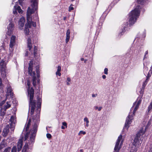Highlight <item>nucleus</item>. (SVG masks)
I'll use <instances>...</instances> for the list:
<instances>
[{
    "label": "nucleus",
    "instance_id": "1",
    "mask_svg": "<svg viewBox=\"0 0 152 152\" xmlns=\"http://www.w3.org/2000/svg\"><path fill=\"white\" fill-rule=\"evenodd\" d=\"M28 95L29 97V107L31 108V114L33 115L36 107V101L33 100L34 90L32 87L27 89Z\"/></svg>",
    "mask_w": 152,
    "mask_h": 152
},
{
    "label": "nucleus",
    "instance_id": "2",
    "mask_svg": "<svg viewBox=\"0 0 152 152\" xmlns=\"http://www.w3.org/2000/svg\"><path fill=\"white\" fill-rule=\"evenodd\" d=\"M31 2L32 3L31 4L32 8L31 9L29 7L27 12L26 17L27 22H30L31 21V16L32 14L34 13L38 9L37 0H31Z\"/></svg>",
    "mask_w": 152,
    "mask_h": 152
},
{
    "label": "nucleus",
    "instance_id": "3",
    "mask_svg": "<svg viewBox=\"0 0 152 152\" xmlns=\"http://www.w3.org/2000/svg\"><path fill=\"white\" fill-rule=\"evenodd\" d=\"M12 108V113L13 114L10 118V129L11 130L10 134L13 133L15 129V124L16 123V111L17 109L16 107H11Z\"/></svg>",
    "mask_w": 152,
    "mask_h": 152
},
{
    "label": "nucleus",
    "instance_id": "4",
    "mask_svg": "<svg viewBox=\"0 0 152 152\" xmlns=\"http://www.w3.org/2000/svg\"><path fill=\"white\" fill-rule=\"evenodd\" d=\"M140 11L138 8H135L132 10L129 14V22L130 24L132 25L136 22L140 15Z\"/></svg>",
    "mask_w": 152,
    "mask_h": 152
},
{
    "label": "nucleus",
    "instance_id": "5",
    "mask_svg": "<svg viewBox=\"0 0 152 152\" xmlns=\"http://www.w3.org/2000/svg\"><path fill=\"white\" fill-rule=\"evenodd\" d=\"M36 115L33 116L32 120L34 123L33 127V133H36L37 130V128L40 122V114L39 112L36 113Z\"/></svg>",
    "mask_w": 152,
    "mask_h": 152
},
{
    "label": "nucleus",
    "instance_id": "6",
    "mask_svg": "<svg viewBox=\"0 0 152 152\" xmlns=\"http://www.w3.org/2000/svg\"><path fill=\"white\" fill-rule=\"evenodd\" d=\"M33 65V61H30L28 64V72L30 75L33 77L32 84L34 87L36 88V77L35 72H32Z\"/></svg>",
    "mask_w": 152,
    "mask_h": 152
},
{
    "label": "nucleus",
    "instance_id": "7",
    "mask_svg": "<svg viewBox=\"0 0 152 152\" xmlns=\"http://www.w3.org/2000/svg\"><path fill=\"white\" fill-rule=\"evenodd\" d=\"M145 133L144 131L143 128L141 129L139 131L138 133L136 134L134 140V141L132 143L133 145L136 146L137 145L139 142V140L141 136L143 135Z\"/></svg>",
    "mask_w": 152,
    "mask_h": 152
},
{
    "label": "nucleus",
    "instance_id": "8",
    "mask_svg": "<svg viewBox=\"0 0 152 152\" xmlns=\"http://www.w3.org/2000/svg\"><path fill=\"white\" fill-rule=\"evenodd\" d=\"M10 97L11 98L12 103L10 104V107L11 106L13 107H16L18 103V102L16 100L15 97V94L13 92V90L11 87L10 86Z\"/></svg>",
    "mask_w": 152,
    "mask_h": 152
},
{
    "label": "nucleus",
    "instance_id": "9",
    "mask_svg": "<svg viewBox=\"0 0 152 152\" xmlns=\"http://www.w3.org/2000/svg\"><path fill=\"white\" fill-rule=\"evenodd\" d=\"M37 106L35 111L36 113L39 112L40 113L42 103V95H40L39 93L38 95H37Z\"/></svg>",
    "mask_w": 152,
    "mask_h": 152
},
{
    "label": "nucleus",
    "instance_id": "10",
    "mask_svg": "<svg viewBox=\"0 0 152 152\" xmlns=\"http://www.w3.org/2000/svg\"><path fill=\"white\" fill-rule=\"evenodd\" d=\"M133 119V116L132 115H130L129 114L126 118L124 127L127 128V129H128L129 126V125L131 124L132 120Z\"/></svg>",
    "mask_w": 152,
    "mask_h": 152
},
{
    "label": "nucleus",
    "instance_id": "11",
    "mask_svg": "<svg viewBox=\"0 0 152 152\" xmlns=\"http://www.w3.org/2000/svg\"><path fill=\"white\" fill-rule=\"evenodd\" d=\"M16 37L14 35H12L10 38V48H11L12 51H13L14 47L16 44Z\"/></svg>",
    "mask_w": 152,
    "mask_h": 152
},
{
    "label": "nucleus",
    "instance_id": "12",
    "mask_svg": "<svg viewBox=\"0 0 152 152\" xmlns=\"http://www.w3.org/2000/svg\"><path fill=\"white\" fill-rule=\"evenodd\" d=\"M31 22H28L26 23L25 26L24 32L26 35L27 36L29 34V28L31 27Z\"/></svg>",
    "mask_w": 152,
    "mask_h": 152
},
{
    "label": "nucleus",
    "instance_id": "13",
    "mask_svg": "<svg viewBox=\"0 0 152 152\" xmlns=\"http://www.w3.org/2000/svg\"><path fill=\"white\" fill-rule=\"evenodd\" d=\"M25 20L24 17L21 18L18 22V27L20 30L23 29L24 25Z\"/></svg>",
    "mask_w": 152,
    "mask_h": 152
},
{
    "label": "nucleus",
    "instance_id": "14",
    "mask_svg": "<svg viewBox=\"0 0 152 152\" xmlns=\"http://www.w3.org/2000/svg\"><path fill=\"white\" fill-rule=\"evenodd\" d=\"M10 129V126L9 125H7L4 129L3 132V136L5 137L7 136L9 133Z\"/></svg>",
    "mask_w": 152,
    "mask_h": 152
},
{
    "label": "nucleus",
    "instance_id": "15",
    "mask_svg": "<svg viewBox=\"0 0 152 152\" xmlns=\"http://www.w3.org/2000/svg\"><path fill=\"white\" fill-rule=\"evenodd\" d=\"M23 145V140L22 139H20L18 142L17 144L18 150V151H20Z\"/></svg>",
    "mask_w": 152,
    "mask_h": 152
},
{
    "label": "nucleus",
    "instance_id": "16",
    "mask_svg": "<svg viewBox=\"0 0 152 152\" xmlns=\"http://www.w3.org/2000/svg\"><path fill=\"white\" fill-rule=\"evenodd\" d=\"M70 30L69 29H68L66 31V42L67 43L70 39Z\"/></svg>",
    "mask_w": 152,
    "mask_h": 152
},
{
    "label": "nucleus",
    "instance_id": "17",
    "mask_svg": "<svg viewBox=\"0 0 152 152\" xmlns=\"http://www.w3.org/2000/svg\"><path fill=\"white\" fill-rule=\"evenodd\" d=\"M120 142L117 141L114 148V150L117 152H119V150L120 149V148H118Z\"/></svg>",
    "mask_w": 152,
    "mask_h": 152
},
{
    "label": "nucleus",
    "instance_id": "18",
    "mask_svg": "<svg viewBox=\"0 0 152 152\" xmlns=\"http://www.w3.org/2000/svg\"><path fill=\"white\" fill-rule=\"evenodd\" d=\"M61 70V67L60 66H58V69L57 70V71L56 72V75H58L59 76H60L61 75V74L60 72Z\"/></svg>",
    "mask_w": 152,
    "mask_h": 152
},
{
    "label": "nucleus",
    "instance_id": "19",
    "mask_svg": "<svg viewBox=\"0 0 152 152\" xmlns=\"http://www.w3.org/2000/svg\"><path fill=\"white\" fill-rule=\"evenodd\" d=\"M35 68L37 73V77H39L40 76L39 67L38 66H36Z\"/></svg>",
    "mask_w": 152,
    "mask_h": 152
},
{
    "label": "nucleus",
    "instance_id": "20",
    "mask_svg": "<svg viewBox=\"0 0 152 152\" xmlns=\"http://www.w3.org/2000/svg\"><path fill=\"white\" fill-rule=\"evenodd\" d=\"M126 27L123 26V28L121 30V31L120 32L119 35L121 36V35H123L126 31Z\"/></svg>",
    "mask_w": 152,
    "mask_h": 152
},
{
    "label": "nucleus",
    "instance_id": "21",
    "mask_svg": "<svg viewBox=\"0 0 152 152\" xmlns=\"http://www.w3.org/2000/svg\"><path fill=\"white\" fill-rule=\"evenodd\" d=\"M36 133H33V132H32V134H31L30 136V139L31 141H33L34 140L36 136Z\"/></svg>",
    "mask_w": 152,
    "mask_h": 152
},
{
    "label": "nucleus",
    "instance_id": "22",
    "mask_svg": "<svg viewBox=\"0 0 152 152\" xmlns=\"http://www.w3.org/2000/svg\"><path fill=\"white\" fill-rule=\"evenodd\" d=\"M5 66V65L4 64V62L3 61H1L0 63V70H2V69H2L3 68H4Z\"/></svg>",
    "mask_w": 152,
    "mask_h": 152
},
{
    "label": "nucleus",
    "instance_id": "23",
    "mask_svg": "<svg viewBox=\"0 0 152 152\" xmlns=\"http://www.w3.org/2000/svg\"><path fill=\"white\" fill-rule=\"evenodd\" d=\"M16 9L19 13H22L23 12V10L21 9L20 7L19 6L16 7Z\"/></svg>",
    "mask_w": 152,
    "mask_h": 152
},
{
    "label": "nucleus",
    "instance_id": "24",
    "mask_svg": "<svg viewBox=\"0 0 152 152\" xmlns=\"http://www.w3.org/2000/svg\"><path fill=\"white\" fill-rule=\"evenodd\" d=\"M73 6V5L72 4H70V6L69 7V12L71 11L72 10H74V7H72Z\"/></svg>",
    "mask_w": 152,
    "mask_h": 152
},
{
    "label": "nucleus",
    "instance_id": "25",
    "mask_svg": "<svg viewBox=\"0 0 152 152\" xmlns=\"http://www.w3.org/2000/svg\"><path fill=\"white\" fill-rule=\"evenodd\" d=\"M27 85L28 86V88H30V82L29 80H28L27 82Z\"/></svg>",
    "mask_w": 152,
    "mask_h": 152
},
{
    "label": "nucleus",
    "instance_id": "26",
    "mask_svg": "<svg viewBox=\"0 0 152 152\" xmlns=\"http://www.w3.org/2000/svg\"><path fill=\"white\" fill-rule=\"evenodd\" d=\"M117 3V2L116 1H113L112 2H111L110 5L109 6H113L114 5H115V4Z\"/></svg>",
    "mask_w": 152,
    "mask_h": 152
},
{
    "label": "nucleus",
    "instance_id": "27",
    "mask_svg": "<svg viewBox=\"0 0 152 152\" xmlns=\"http://www.w3.org/2000/svg\"><path fill=\"white\" fill-rule=\"evenodd\" d=\"M16 6H14V8L15 9L13 10V13L14 14H17V10L16 9Z\"/></svg>",
    "mask_w": 152,
    "mask_h": 152
},
{
    "label": "nucleus",
    "instance_id": "28",
    "mask_svg": "<svg viewBox=\"0 0 152 152\" xmlns=\"http://www.w3.org/2000/svg\"><path fill=\"white\" fill-rule=\"evenodd\" d=\"M11 152H16V148L15 146H14L12 148Z\"/></svg>",
    "mask_w": 152,
    "mask_h": 152
},
{
    "label": "nucleus",
    "instance_id": "29",
    "mask_svg": "<svg viewBox=\"0 0 152 152\" xmlns=\"http://www.w3.org/2000/svg\"><path fill=\"white\" fill-rule=\"evenodd\" d=\"M122 136L121 135H120L118 137V139L117 140V141L120 142L122 138Z\"/></svg>",
    "mask_w": 152,
    "mask_h": 152
},
{
    "label": "nucleus",
    "instance_id": "30",
    "mask_svg": "<svg viewBox=\"0 0 152 152\" xmlns=\"http://www.w3.org/2000/svg\"><path fill=\"white\" fill-rule=\"evenodd\" d=\"M31 26L32 25L33 26L35 27L36 26V23L35 22H34L33 21H31Z\"/></svg>",
    "mask_w": 152,
    "mask_h": 152
},
{
    "label": "nucleus",
    "instance_id": "31",
    "mask_svg": "<svg viewBox=\"0 0 152 152\" xmlns=\"http://www.w3.org/2000/svg\"><path fill=\"white\" fill-rule=\"evenodd\" d=\"M32 44L31 40L30 38H28L27 39V44Z\"/></svg>",
    "mask_w": 152,
    "mask_h": 152
},
{
    "label": "nucleus",
    "instance_id": "32",
    "mask_svg": "<svg viewBox=\"0 0 152 152\" xmlns=\"http://www.w3.org/2000/svg\"><path fill=\"white\" fill-rule=\"evenodd\" d=\"M47 137L48 139H50L51 138L52 136L51 134L49 133H47L46 134Z\"/></svg>",
    "mask_w": 152,
    "mask_h": 152
},
{
    "label": "nucleus",
    "instance_id": "33",
    "mask_svg": "<svg viewBox=\"0 0 152 152\" xmlns=\"http://www.w3.org/2000/svg\"><path fill=\"white\" fill-rule=\"evenodd\" d=\"M147 84V83H145L144 82H143L142 85V87L143 89V90L144 89L145 86H146Z\"/></svg>",
    "mask_w": 152,
    "mask_h": 152
},
{
    "label": "nucleus",
    "instance_id": "34",
    "mask_svg": "<svg viewBox=\"0 0 152 152\" xmlns=\"http://www.w3.org/2000/svg\"><path fill=\"white\" fill-rule=\"evenodd\" d=\"M62 124L63 126H65L66 128H67V124L66 122H62Z\"/></svg>",
    "mask_w": 152,
    "mask_h": 152
},
{
    "label": "nucleus",
    "instance_id": "35",
    "mask_svg": "<svg viewBox=\"0 0 152 152\" xmlns=\"http://www.w3.org/2000/svg\"><path fill=\"white\" fill-rule=\"evenodd\" d=\"M150 72H151V74L152 73V71H149V72H148V74L147 75V76L146 77V78H149V77H151V75H150Z\"/></svg>",
    "mask_w": 152,
    "mask_h": 152
},
{
    "label": "nucleus",
    "instance_id": "36",
    "mask_svg": "<svg viewBox=\"0 0 152 152\" xmlns=\"http://www.w3.org/2000/svg\"><path fill=\"white\" fill-rule=\"evenodd\" d=\"M31 44H27L29 48V50H30L32 48V45Z\"/></svg>",
    "mask_w": 152,
    "mask_h": 152
},
{
    "label": "nucleus",
    "instance_id": "37",
    "mask_svg": "<svg viewBox=\"0 0 152 152\" xmlns=\"http://www.w3.org/2000/svg\"><path fill=\"white\" fill-rule=\"evenodd\" d=\"M108 69L107 68H105L104 69V73L105 74L107 75L108 74Z\"/></svg>",
    "mask_w": 152,
    "mask_h": 152
},
{
    "label": "nucleus",
    "instance_id": "38",
    "mask_svg": "<svg viewBox=\"0 0 152 152\" xmlns=\"http://www.w3.org/2000/svg\"><path fill=\"white\" fill-rule=\"evenodd\" d=\"M84 121L85 122H86V123H89V121L88 120V119L87 117H85L84 118Z\"/></svg>",
    "mask_w": 152,
    "mask_h": 152
},
{
    "label": "nucleus",
    "instance_id": "39",
    "mask_svg": "<svg viewBox=\"0 0 152 152\" xmlns=\"http://www.w3.org/2000/svg\"><path fill=\"white\" fill-rule=\"evenodd\" d=\"M30 126L28 125H26V128H25V130L26 132H27L28 131V129H29Z\"/></svg>",
    "mask_w": 152,
    "mask_h": 152
},
{
    "label": "nucleus",
    "instance_id": "40",
    "mask_svg": "<svg viewBox=\"0 0 152 152\" xmlns=\"http://www.w3.org/2000/svg\"><path fill=\"white\" fill-rule=\"evenodd\" d=\"M5 113L4 112L2 111V109H1L0 112V115L1 116H4L5 115Z\"/></svg>",
    "mask_w": 152,
    "mask_h": 152
},
{
    "label": "nucleus",
    "instance_id": "41",
    "mask_svg": "<svg viewBox=\"0 0 152 152\" xmlns=\"http://www.w3.org/2000/svg\"><path fill=\"white\" fill-rule=\"evenodd\" d=\"M80 134H82L84 135L86 134V132L85 131H80L79 133L78 134V135H79Z\"/></svg>",
    "mask_w": 152,
    "mask_h": 152
},
{
    "label": "nucleus",
    "instance_id": "42",
    "mask_svg": "<svg viewBox=\"0 0 152 152\" xmlns=\"http://www.w3.org/2000/svg\"><path fill=\"white\" fill-rule=\"evenodd\" d=\"M128 22H126L124 24H123V26H125L126 27V28L128 26Z\"/></svg>",
    "mask_w": 152,
    "mask_h": 152
},
{
    "label": "nucleus",
    "instance_id": "43",
    "mask_svg": "<svg viewBox=\"0 0 152 152\" xmlns=\"http://www.w3.org/2000/svg\"><path fill=\"white\" fill-rule=\"evenodd\" d=\"M14 27V25L12 22H10V29ZM11 30L10 29V31Z\"/></svg>",
    "mask_w": 152,
    "mask_h": 152
},
{
    "label": "nucleus",
    "instance_id": "44",
    "mask_svg": "<svg viewBox=\"0 0 152 152\" xmlns=\"http://www.w3.org/2000/svg\"><path fill=\"white\" fill-rule=\"evenodd\" d=\"M3 87V85L2 83V80L1 78H0V88L1 89Z\"/></svg>",
    "mask_w": 152,
    "mask_h": 152
},
{
    "label": "nucleus",
    "instance_id": "45",
    "mask_svg": "<svg viewBox=\"0 0 152 152\" xmlns=\"http://www.w3.org/2000/svg\"><path fill=\"white\" fill-rule=\"evenodd\" d=\"M31 120L30 119H29L28 121L27 124L26 125L30 126L31 125Z\"/></svg>",
    "mask_w": 152,
    "mask_h": 152
},
{
    "label": "nucleus",
    "instance_id": "46",
    "mask_svg": "<svg viewBox=\"0 0 152 152\" xmlns=\"http://www.w3.org/2000/svg\"><path fill=\"white\" fill-rule=\"evenodd\" d=\"M137 2L139 4H141L142 2H143L144 0H137Z\"/></svg>",
    "mask_w": 152,
    "mask_h": 152
},
{
    "label": "nucleus",
    "instance_id": "47",
    "mask_svg": "<svg viewBox=\"0 0 152 152\" xmlns=\"http://www.w3.org/2000/svg\"><path fill=\"white\" fill-rule=\"evenodd\" d=\"M7 104L5 107V108H4V110L5 111L6 109L7 108H9L10 107V104H8V103H7Z\"/></svg>",
    "mask_w": 152,
    "mask_h": 152
},
{
    "label": "nucleus",
    "instance_id": "48",
    "mask_svg": "<svg viewBox=\"0 0 152 152\" xmlns=\"http://www.w3.org/2000/svg\"><path fill=\"white\" fill-rule=\"evenodd\" d=\"M34 51H37V47L34 46Z\"/></svg>",
    "mask_w": 152,
    "mask_h": 152
},
{
    "label": "nucleus",
    "instance_id": "49",
    "mask_svg": "<svg viewBox=\"0 0 152 152\" xmlns=\"http://www.w3.org/2000/svg\"><path fill=\"white\" fill-rule=\"evenodd\" d=\"M144 90L142 88V89H141V91H140V94H143V93L144 92Z\"/></svg>",
    "mask_w": 152,
    "mask_h": 152
},
{
    "label": "nucleus",
    "instance_id": "50",
    "mask_svg": "<svg viewBox=\"0 0 152 152\" xmlns=\"http://www.w3.org/2000/svg\"><path fill=\"white\" fill-rule=\"evenodd\" d=\"M37 51H34V57H35L36 56L37 54Z\"/></svg>",
    "mask_w": 152,
    "mask_h": 152
},
{
    "label": "nucleus",
    "instance_id": "51",
    "mask_svg": "<svg viewBox=\"0 0 152 152\" xmlns=\"http://www.w3.org/2000/svg\"><path fill=\"white\" fill-rule=\"evenodd\" d=\"M138 106H137V105H136L135 107V108H134V110L135 111H136L137 110V109L138 108Z\"/></svg>",
    "mask_w": 152,
    "mask_h": 152
},
{
    "label": "nucleus",
    "instance_id": "52",
    "mask_svg": "<svg viewBox=\"0 0 152 152\" xmlns=\"http://www.w3.org/2000/svg\"><path fill=\"white\" fill-rule=\"evenodd\" d=\"M149 79V78H146V79L145 80V81H144V82H145V83H147L148 82V81Z\"/></svg>",
    "mask_w": 152,
    "mask_h": 152
},
{
    "label": "nucleus",
    "instance_id": "53",
    "mask_svg": "<svg viewBox=\"0 0 152 152\" xmlns=\"http://www.w3.org/2000/svg\"><path fill=\"white\" fill-rule=\"evenodd\" d=\"M4 152H9V148L6 149Z\"/></svg>",
    "mask_w": 152,
    "mask_h": 152
},
{
    "label": "nucleus",
    "instance_id": "54",
    "mask_svg": "<svg viewBox=\"0 0 152 152\" xmlns=\"http://www.w3.org/2000/svg\"><path fill=\"white\" fill-rule=\"evenodd\" d=\"M67 80L68 82H70L71 80L70 78L69 77L67 78Z\"/></svg>",
    "mask_w": 152,
    "mask_h": 152
},
{
    "label": "nucleus",
    "instance_id": "55",
    "mask_svg": "<svg viewBox=\"0 0 152 152\" xmlns=\"http://www.w3.org/2000/svg\"><path fill=\"white\" fill-rule=\"evenodd\" d=\"M140 101H139L137 103V104H136V105H137V106H138L139 107V105H140Z\"/></svg>",
    "mask_w": 152,
    "mask_h": 152
},
{
    "label": "nucleus",
    "instance_id": "56",
    "mask_svg": "<svg viewBox=\"0 0 152 152\" xmlns=\"http://www.w3.org/2000/svg\"><path fill=\"white\" fill-rule=\"evenodd\" d=\"M148 152H152V148H150V149Z\"/></svg>",
    "mask_w": 152,
    "mask_h": 152
},
{
    "label": "nucleus",
    "instance_id": "57",
    "mask_svg": "<svg viewBox=\"0 0 152 152\" xmlns=\"http://www.w3.org/2000/svg\"><path fill=\"white\" fill-rule=\"evenodd\" d=\"M102 107H99V108H98V110L99 111H100L102 109Z\"/></svg>",
    "mask_w": 152,
    "mask_h": 152
},
{
    "label": "nucleus",
    "instance_id": "58",
    "mask_svg": "<svg viewBox=\"0 0 152 152\" xmlns=\"http://www.w3.org/2000/svg\"><path fill=\"white\" fill-rule=\"evenodd\" d=\"M102 77L103 79H105L106 77V76L104 75H102Z\"/></svg>",
    "mask_w": 152,
    "mask_h": 152
},
{
    "label": "nucleus",
    "instance_id": "59",
    "mask_svg": "<svg viewBox=\"0 0 152 152\" xmlns=\"http://www.w3.org/2000/svg\"><path fill=\"white\" fill-rule=\"evenodd\" d=\"M65 128H66L65 127H64V126H61V129H65Z\"/></svg>",
    "mask_w": 152,
    "mask_h": 152
},
{
    "label": "nucleus",
    "instance_id": "60",
    "mask_svg": "<svg viewBox=\"0 0 152 152\" xmlns=\"http://www.w3.org/2000/svg\"><path fill=\"white\" fill-rule=\"evenodd\" d=\"M148 50H147L146 51H145V55H147L148 54Z\"/></svg>",
    "mask_w": 152,
    "mask_h": 152
},
{
    "label": "nucleus",
    "instance_id": "61",
    "mask_svg": "<svg viewBox=\"0 0 152 152\" xmlns=\"http://www.w3.org/2000/svg\"><path fill=\"white\" fill-rule=\"evenodd\" d=\"M28 136L26 135L25 136V140H26L27 138H28Z\"/></svg>",
    "mask_w": 152,
    "mask_h": 152
},
{
    "label": "nucleus",
    "instance_id": "62",
    "mask_svg": "<svg viewBox=\"0 0 152 152\" xmlns=\"http://www.w3.org/2000/svg\"><path fill=\"white\" fill-rule=\"evenodd\" d=\"M23 0H18V1L20 3H22Z\"/></svg>",
    "mask_w": 152,
    "mask_h": 152
},
{
    "label": "nucleus",
    "instance_id": "63",
    "mask_svg": "<svg viewBox=\"0 0 152 152\" xmlns=\"http://www.w3.org/2000/svg\"><path fill=\"white\" fill-rule=\"evenodd\" d=\"M92 97H96L95 95L94 94H92Z\"/></svg>",
    "mask_w": 152,
    "mask_h": 152
},
{
    "label": "nucleus",
    "instance_id": "64",
    "mask_svg": "<svg viewBox=\"0 0 152 152\" xmlns=\"http://www.w3.org/2000/svg\"><path fill=\"white\" fill-rule=\"evenodd\" d=\"M66 17H64V18H63V20H66Z\"/></svg>",
    "mask_w": 152,
    "mask_h": 152
}]
</instances>
